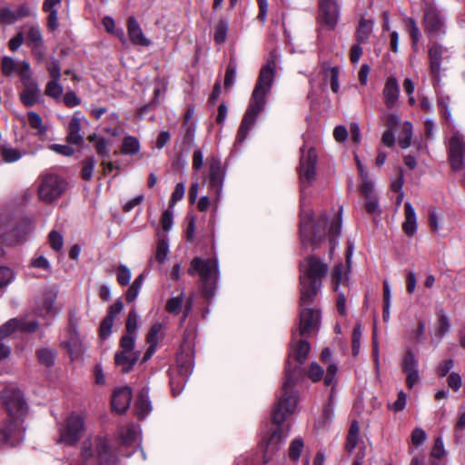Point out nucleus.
Masks as SVG:
<instances>
[{
    "mask_svg": "<svg viewBox=\"0 0 465 465\" xmlns=\"http://www.w3.org/2000/svg\"><path fill=\"white\" fill-rule=\"evenodd\" d=\"M308 352L309 351H293L288 356L282 392L272 411V420L278 427L272 431L266 441L263 454L264 463L269 462L272 454L279 450L283 441L284 436L280 425L283 423L289 415L293 414L296 411L298 394L295 391V385L304 375L301 365L308 358Z\"/></svg>",
    "mask_w": 465,
    "mask_h": 465,
    "instance_id": "f257e3e1",
    "label": "nucleus"
},
{
    "mask_svg": "<svg viewBox=\"0 0 465 465\" xmlns=\"http://www.w3.org/2000/svg\"><path fill=\"white\" fill-rule=\"evenodd\" d=\"M276 67V54L271 52L266 64L260 70L251 102L238 129L236 136L238 143H242L246 139L249 131L256 122L257 116L263 111L266 104V96L270 94L274 82Z\"/></svg>",
    "mask_w": 465,
    "mask_h": 465,
    "instance_id": "f03ea898",
    "label": "nucleus"
},
{
    "mask_svg": "<svg viewBox=\"0 0 465 465\" xmlns=\"http://www.w3.org/2000/svg\"><path fill=\"white\" fill-rule=\"evenodd\" d=\"M117 459L107 438L96 436L84 440L77 460L70 465H116Z\"/></svg>",
    "mask_w": 465,
    "mask_h": 465,
    "instance_id": "7ed1b4c3",
    "label": "nucleus"
},
{
    "mask_svg": "<svg viewBox=\"0 0 465 465\" xmlns=\"http://www.w3.org/2000/svg\"><path fill=\"white\" fill-rule=\"evenodd\" d=\"M327 272L328 265L314 256L306 258L301 263L300 293L302 294V302L315 300Z\"/></svg>",
    "mask_w": 465,
    "mask_h": 465,
    "instance_id": "20e7f679",
    "label": "nucleus"
},
{
    "mask_svg": "<svg viewBox=\"0 0 465 465\" xmlns=\"http://www.w3.org/2000/svg\"><path fill=\"white\" fill-rule=\"evenodd\" d=\"M313 302H302V294H301L299 328L292 332L291 349L311 348L308 339L318 331L321 324V311L317 307H311Z\"/></svg>",
    "mask_w": 465,
    "mask_h": 465,
    "instance_id": "39448f33",
    "label": "nucleus"
},
{
    "mask_svg": "<svg viewBox=\"0 0 465 465\" xmlns=\"http://www.w3.org/2000/svg\"><path fill=\"white\" fill-rule=\"evenodd\" d=\"M188 273L191 276L200 275L202 289L206 299H211L214 294L218 279V264L213 259L203 260L195 257L192 260Z\"/></svg>",
    "mask_w": 465,
    "mask_h": 465,
    "instance_id": "423d86ee",
    "label": "nucleus"
},
{
    "mask_svg": "<svg viewBox=\"0 0 465 465\" xmlns=\"http://www.w3.org/2000/svg\"><path fill=\"white\" fill-rule=\"evenodd\" d=\"M0 403L10 417L9 420L18 421L23 425V418L27 413V404L22 391L7 386L0 392Z\"/></svg>",
    "mask_w": 465,
    "mask_h": 465,
    "instance_id": "0eeeda50",
    "label": "nucleus"
},
{
    "mask_svg": "<svg viewBox=\"0 0 465 465\" xmlns=\"http://www.w3.org/2000/svg\"><path fill=\"white\" fill-rule=\"evenodd\" d=\"M193 353L192 351H178L176 354V364L178 376H174V371L171 372L170 384L174 396H177L186 383L189 375L193 371Z\"/></svg>",
    "mask_w": 465,
    "mask_h": 465,
    "instance_id": "6e6552de",
    "label": "nucleus"
},
{
    "mask_svg": "<svg viewBox=\"0 0 465 465\" xmlns=\"http://www.w3.org/2000/svg\"><path fill=\"white\" fill-rule=\"evenodd\" d=\"M39 329V322L32 315L12 318L0 326V340L16 334H32Z\"/></svg>",
    "mask_w": 465,
    "mask_h": 465,
    "instance_id": "1a4fd4ad",
    "label": "nucleus"
},
{
    "mask_svg": "<svg viewBox=\"0 0 465 465\" xmlns=\"http://www.w3.org/2000/svg\"><path fill=\"white\" fill-rule=\"evenodd\" d=\"M84 416L72 413L59 429L58 443L73 446L76 444L84 432Z\"/></svg>",
    "mask_w": 465,
    "mask_h": 465,
    "instance_id": "9d476101",
    "label": "nucleus"
},
{
    "mask_svg": "<svg viewBox=\"0 0 465 465\" xmlns=\"http://www.w3.org/2000/svg\"><path fill=\"white\" fill-rule=\"evenodd\" d=\"M66 182L55 173L41 175L38 196L41 201L50 203L57 200L65 191Z\"/></svg>",
    "mask_w": 465,
    "mask_h": 465,
    "instance_id": "9b49d317",
    "label": "nucleus"
},
{
    "mask_svg": "<svg viewBox=\"0 0 465 465\" xmlns=\"http://www.w3.org/2000/svg\"><path fill=\"white\" fill-rule=\"evenodd\" d=\"M316 163L317 153L314 148H310L307 152L303 149L302 150L298 172L300 175L301 191L302 193L315 180Z\"/></svg>",
    "mask_w": 465,
    "mask_h": 465,
    "instance_id": "f8f14e48",
    "label": "nucleus"
},
{
    "mask_svg": "<svg viewBox=\"0 0 465 465\" xmlns=\"http://www.w3.org/2000/svg\"><path fill=\"white\" fill-rule=\"evenodd\" d=\"M25 429L18 421L6 420L0 425V450L14 447L25 439Z\"/></svg>",
    "mask_w": 465,
    "mask_h": 465,
    "instance_id": "ddd939ff",
    "label": "nucleus"
},
{
    "mask_svg": "<svg viewBox=\"0 0 465 465\" xmlns=\"http://www.w3.org/2000/svg\"><path fill=\"white\" fill-rule=\"evenodd\" d=\"M337 366L333 363L329 364L326 369V373L323 376V369L317 362L312 361L308 370L306 371L305 375L308 379H310L312 382H317L323 378L324 384L326 386H335L336 384V373H337Z\"/></svg>",
    "mask_w": 465,
    "mask_h": 465,
    "instance_id": "4468645a",
    "label": "nucleus"
},
{
    "mask_svg": "<svg viewBox=\"0 0 465 465\" xmlns=\"http://www.w3.org/2000/svg\"><path fill=\"white\" fill-rule=\"evenodd\" d=\"M224 179V172L222 167L220 159L212 157L209 161L208 183L210 191L219 199Z\"/></svg>",
    "mask_w": 465,
    "mask_h": 465,
    "instance_id": "2eb2a0df",
    "label": "nucleus"
},
{
    "mask_svg": "<svg viewBox=\"0 0 465 465\" xmlns=\"http://www.w3.org/2000/svg\"><path fill=\"white\" fill-rule=\"evenodd\" d=\"M312 222V213L310 210L302 211L301 213L300 221V232L302 241H311L314 245H318L322 241L324 232H321L318 228H313V232H311V223Z\"/></svg>",
    "mask_w": 465,
    "mask_h": 465,
    "instance_id": "dca6fc26",
    "label": "nucleus"
},
{
    "mask_svg": "<svg viewBox=\"0 0 465 465\" xmlns=\"http://www.w3.org/2000/svg\"><path fill=\"white\" fill-rule=\"evenodd\" d=\"M401 367L406 374V385L408 389H412L420 381V373L418 360L411 351L404 355Z\"/></svg>",
    "mask_w": 465,
    "mask_h": 465,
    "instance_id": "f3484780",
    "label": "nucleus"
},
{
    "mask_svg": "<svg viewBox=\"0 0 465 465\" xmlns=\"http://www.w3.org/2000/svg\"><path fill=\"white\" fill-rule=\"evenodd\" d=\"M339 6L336 0H320V19L330 29H333L339 19Z\"/></svg>",
    "mask_w": 465,
    "mask_h": 465,
    "instance_id": "a211bd4d",
    "label": "nucleus"
},
{
    "mask_svg": "<svg viewBox=\"0 0 465 465\" xmlns=\"http://www.w3.org/2000/svg\"><path fill=\"white\" fill-rule=\"evenodd\" d=\"M24 90L20 94L21 102L27 107H32L40 99L41 94L40 89L35 80L28 78V76L23 77Z\"/></svg>",
    "mask_w": 465,
    "mask_h": 465,
    "instance_id": "6ab92c4d",
    "label": "nucleus"
},
{
    "mask_svg": "<svg viewBox=\"0 0 465 465\" xmlns=\"http://www.w3.org/2000/svg\"><path fill=\"white\" fill-rule=\"evenodd\" d=\"M132 391L127 386L116 389L112 396V408L117 413H124L129 408Z\"/></svg>",
    "mask_w": 465,
    "mask_h": 465,
    "instance_id": "aec40b11",
    "label": "nucleus"
},
{
    "mask_svg": "<svg viewBox=\"0 0 465 465\" xmlns=\"http://www.w3.org/2000/svg\"><path fill=\"white\" fill-rule=\"evenodd\" d=\"M383 101L388 109H393L399 99L400 86L396 78L389 77L382 90Z\"/></svg>",
    "mask_w": 465,
    "mask_h": 465,
    "instance_id": "412c9836",
    "label": "nucleus"
},
{
    "mask_svg": "<svg viewBox=\"0 0 465 465\" xmlns=\"http://www.w3.org/2000/svg\"><path fill=\"white\" fill-rule=\"evenodd\" d=\"M127 30L130 41L135 45L149 46L151 42L147 39L134 17H129L127 21Z\"/></svg>",
    "mask_w": 465,
    "mask_h": 465,
    "instance_id": "4be33fe9",
    "label": "nucleus"
},
{
    "mask_svg": "<svg viewBox=\"0 0 465 465\" xmlns=\"http://www.w3.org/2000/svg\"><path fill=\"white\" fill-rule=\"evenodd\" d=\"M139 358L138 351H120L115 354V364L122 369L123 372L132 370Z\"/></svg>",
    "mask_w": 465,
    "mask_h": 465,
    "instance_id": "5701e85b",
    "label": "nucleus"
},
{
    "mask_svg": "<svg viewBox=\"0 0 465 465\" xmlns=\"http://www.w3.org/2000/svg\"><path fill=\"white\" fill-rule=\"evenodd\" d=\"M57 298V292L53 288H46L37 305V312L41 316L54 312V304Z\"/></svg>",
    "mask_w": 465,
    "mask_h": 465,
    "instance_id": "b1692460",
    "label": "nucleus"
},
{
    "mask_svg": "<svg viewBox=\"0 0 465 465\" xmlns=\"http://www.w3.org/2000/svg\"><path fill=\"white\" fill-rule=\"evenodd\" d=\"M446 50L437 44L432 45L429 49V57L430 72L434 78L439 79L440 74V63L443 59V54Z\"/></svg>",
    "mask_w": 465,
    "mask_h": 465,
    "instance_id": "393cba45",
    "label": "nucleus"
},
{
    "mask_svg": "<svg viewBox=\"0 0 465 465\" xmlns=\"http://www.w3.org/2000/svg\"><path fill=\"white\" fill-rule=\"evenodd\" d=\"M424 23L430 34L439 35L443 32L444 22L440 15L435 10L430 9L425 13Z\"/></svg>",
    "mask_w": 465,
    "mask_h": 465,
    "instance_id": "a878e982",
    "label": "nucleus"
},
{
    "mask_svg": "<svg viewBox=\"0 0 465 465\" xmlns=\"http://www.w3.org/2000/svg\"><path fill=\"white\" fill-rule=\"evenodd\" d=\"M402 230L408 235L412 237L417 231V218L414 208L410 202L404 204V222Z\"/></svg>",
    "mask_w": 465,
    "mask_h": 465,
    "instance_id": "bb28decb",
    "label": "nucleus"
},
{
    "mask_svg": "<svg viewBox=\"0 0 465 465\" xmlns=\"http://www.w3.org/2000/svg\"><path fill=\"white\" fill-rule=\"evenodd\" d=\"M148 395L149 389L146 387L143 388L138 393L134 406L136 414L140 419L146 417L153 410Z\"/></svg>",
    "mask_w": 465,
    "mask_h": 465,
    "instance_id": "cd10ccee",
    "label": "nucleus"
},
{
    "mask_svg": "<svg viewBox=\"0 0 465 465\" xmlns=\"http://www.w3.org/2000/svg\"><path fill=\"white\" fill-rule=\"evenodd\" d=\"M81 129V118L76 114L71 119L68 125L67 142L74 144H81L84 142V137L80 134Z\"/></svg>",
    "mask_w": 465,
    "mask_h": 465,
    "instance_id": "c85d7f7f",
    "label": "nucleus"
},
{
    "mask_svg": "<svg viewBox=\"0 0 465 465\" xmlns=\"http://www.w3.org/2000/svg\"><path fill=\"white\" fill-rule=\"evenodd\" d=\"M28 45L32 46V53L44 46V39L38 25H31L27 32Z\"/></svg>",
    "mask_w": 465,
    "mask_h": 465,
    "instance_id": "c756f323",
    "label": "nucleus"
},
{
    "mask_svg": "<svg viewBox=\"0 0 465 465\" xmlns=\"http://www.w3.org/2000/svg\"><path fill=\"white\" fill-rule=\"evenodd\" d=\"M163 337V325L160 322L153 324L146 336V341L149 344L148 349H155Z\"/></svg>",
    "mask_w": 465,
    "mask_h": 465,
    "instance_id": "7c9ffc66",
    "label": "nucleus"
},
{
    "mask_svg": "<svg viewBox=\"0 0 465 465\" xmlns=\"http://www.w3.org/2000/svg\"><path fill=\"white\" fill-rule=\"evenodd\" d=\"M373 22L361 18L359 23L358 29L356 31V39L359 44L366 43L372 32Z\"/></svg>",
    "mask_w": 465,
    "mask_h": 465,
    "instance_id": "2f4dec72",
    "label": "nucleus"
},
{
    "mask_svg": "<svg viewBox=\"0 0 465 465\" xmlns=\"http://www.w3.org/2000/svg\"><path fill=\"white\" fill-rule=\"evenodd\" d=\"M322 70L326 77L330 78L331 82V89L333 93H338L340 84H339V73L340 69L337 66H329L327 63L322 64Z\"/></svg>",
    "mask_w": 465,
    "mask_h": 465,
    "instance_id": "473e14b6",
    "label": "nucleus"
},
{
    "mask_svg": "<svg viewBox=\"0 0 465 465\" xmlns=\"http://www.w3.org/2000/svg\"><path fill=\"white\" fill-rule=\"evenodd\" d=\"M229 24L225 19H220L214 27L213 39L217 45L226 41Z\"/></svg>",
    "mask_w": 465,
    "mask_h": 465,
    "instance_id": "72a5a7b5",
    "label": "nucleus"
},
{
    "mask_svg": "<svg viewBox=\"0 0 465 465\" xmlns=\"http://www.w3.org/2000/svg\"><path fill=\"white\" fill-rule=\"evenodd\" d=\"M412 124L410 122H404L401 133L399 136V144L402 149H407L411 144Z\"/></svg>",
    "mask_w": 465,
    "mask_h": 465,
    "instance_id": "f704fd0d",
    "label": "nucleus"
},
{
    "mask_svg": "<svg viewBox=\"0 0 465 465\" xmlns=\"http://www.w3.org/2000/svg\"><path fill=\"white\" fill-rule=\"evenodd\" d=\"M0 154L5 163L16 162L23 156L19 150L5 145L0 146Z\"/></svg>",
    "mask_w": 465,
    "mask_h": 465,
    "instance_id": "c9c22d12",
    "label": "nucleus"
},
{
    "mask_svg": "<svg viewBox=\"0 0 465 465\" xmlns=\"http://www.w3.org/2000/svg\"><path fill=\"white\" fill-rule=\"evenodd\" d=\"M460 153H465V143L460 134H455L449 142V154Z\"/></svg>",
    "mask_w": 465,
    "mask_h": 465,
    "instance_id": "e433bc0d",
    "label": "nucleus"
},
{
    "mask_svg": "<svg viewBox=\"0 0 465 465\" xmlns=\"http://www.w3.org/2000/svg\"><path fill=\"white\" fill-rule=\"evenodd\" d=\"M139 141L133 136H128L124 139L122 145V153L124 154H135L139 152Z\"/></svg>",
    "mask_w": 465,
    "mask_h": 465,
    "instance_id": "4c0bfd02",
    "label": "nucleus"
},
{
    "mask_svg": "<svg viewBox=\"0 0 465 465\" xmlns=\"http://www.w3.org/2000/svg\"><path fill=\"white\" fill-rule=\"evenodd\" d=\"M19 64L10 56H4L1 62V71L4 75L11 76L18 71Z\"/></svg>",
    "mask_w": 465,
    "mask_h": 465,
    "instance_id": "58836bf2",
    "label": "nucleus"
},
{
    "mask_svg": "<svg viewBox=\"0 0 465 465\" xmlns=\"http://www.w3.org/2000/svg\"><path fill=\"white\" fill-rule=\"evenodd\" d=\"M169 245L165 237L159 239L156 246L155 259L159 263H163L167 260Z\"/></svg>",
    "mask_w": 465,
    "mask_h": 465,
    "instance_id": "ea45409f",
    "label": "nucleus"
},
{
    "mask_svg": "<svg viewBox=\"0 0 465 465\" xmlns=\"http://www.w3.org/2000/svg\"><path fill=\"white\" fill-rule=\"evenodd\" d=\"M45 94L52 98H59L63 94V87L59 84V80H52L45 86Z\"/></svg>",
    "mask_w": 465,
    "mask_h": 465,
    "instance_id": "a19ab883",
    "label": "nucleus"
},
{
    "mask_svg": "<svg viewBox=\"0 0 465 465\" xmlns=\"http://www.w3.org/2000/svg\"><path fill=\"white\" fill-rule=\"evenodd\" d=\"M183 302V294L177 297H173L167 301L165 309L169 313L178 314L182 309Z\"/></svg>",
    "mask_w": 465,
    "mask_h": 465,
    "instance_id": "79ce46f5",
    "label": "nucleus"
},
{
    "mask_svg": "<svg viewBox=\"0 0 465 465\" xmlns=\"http://www.w3.org/2000/svg\"><path fill=\"white\" fill-rule=\"evenodd\" d=\"M236 77V64L231 60L225 70L224 75V87L225 89L230 88Z\"/></svg>",
    "mask_w": 465,
    "mask_h": 465,
    "instance_id": "37998d69",
    "label": "nucleus"
},
{
    "mask_svg": "<svg viewBox=\"0 0 465 465\" xmlns=\"http://www.w3.org/2000/svg\"><path fill=\"white\" fill-rule=\"evenodd\" d=\"M303 448V441L301 438L294 439L289 448V457L292 460H297Z\"/></svg>",
    "mask_w": 465,
    "mask_h": 465,
    "instance_id": "c03bdc74",
    "label": "nucleus"
},
{
    "mask_svg": "<svg viewBox=\"0 0 465 465\" xmlns=\"http://www.w3.org/2000/svg\"><path fill=\"white\" fill-rule=\"evenodd\" d=\"M114 321L111 320V316H106L101 322L99 327V336L101 339H106L112 333V327Z\"/></svg>",
    "mask_w": 465,
    "mask_h": 465,
    "instance_id": "a18cd8bd",
    "label": "nucleus"
},
{
    "mask_svg": "<svg viewBox=\"0 0 465 465\" xmlns=\"http://www.w3.org/2000/svg\"><path fill=\"white\" fill-rule=\"evenodd\" d=\"M95 162L94 158L89 157L85 159L83 163V169H82V177L83 179L89 181L93 177V173L94 169Z\"/></svg>",
    "mask_w": 465,
    "mask_h": 465,
    "instance_id": "49530a36",
    "label": "nucleus"
},
{
    "mask_svg": "<svg viewBox=\"0 0 465 465\" xmlns=\"http://www.w3.org/2000/svg\"><path fill=\"white\" fill-rule=\"evenodd\" d=\"M405 25L408 28L410 35H411L413 45H416L420 39V30L416 25V22L412 18H407L405 20Z\"/></svg>",
    "mask_w": 465,
    "mask_h": 465,
    "instance_id": "de8ad7c7",
    "label": "nucleus"
},
{
    "mask_svg": "<svg viewBox=\"0 0 465 465\" xmlns=\"http://www.w3.org/2000/svg\"><path fill=\"white\" fill-rule=\"evenodd\" d=\"M137 321H138V315H137L135 310L133 309L129 312V314H128V317L126 320L125 330L127 332L136 333V331L138 328Z\"/></svg>",
    "mask_w": 465,
    "mask_h": 465,
    "instance_id": "09e8293b",
    "label": "nucleus"
},
{
    "mask_svg": "<svg viewBox=\"0 0 465 465\" xmlns=\"http://www.w3.org/2000/svg\"><path fill=\"white\" fill-rule=\"evenodd\" d=\"M121 437L124 443L129 444L137 439V430L133 426H127L122 429Z\"/></svg>",
    "mask_w": 465,
    "mask_h": 465,
    "instance_id": "8fccbe9b",
    "label": "nucleus"
},
{
    "mask_svg": "<svg viewBox=\"0 0 465 465\" xmlns=\"http://www.w3.org/2000/svg\"><path fill=\"white\" fill-rule=\"evenodd\" d=\"M131 272L125 265H119L117 270V282L120 285L125 286L130 282Z\"/></svg>",
    "mask_w": 465,
    "mask_h": 465,
    "instance_id": "3c124183",
    "label": "nucleus"
},
{
    "mask_svg": "<svg viewBox=\"0 0 465 465\" xmlns=\"http://www.w3.org/2000/svg\"><path fill=\"white\" fill-rule=\"evenodd\" d=\"M103 25L108 33L117 35L122 41L124 40V31L123 30H118V31L114 30L115 24H114V20L112 17L105 16L103 19Z\"/></svg>",
    "mask_w": 465,
    "mask_h": 465,
    "instance_id": "603ef678",
    "label": "nucleus"
},
{
    "mask_svg": "<svg viewBox=\"0 0 465 465\" xmlns=\"http://www.w3.org/2000/svg\"><path fill=\"white\" fill-rule=\"evenodd\" d=\"M46 69L54 80H60L61 78V67L59 64V62L53 58L48 64H46Z\"/></svg>",
    "mask_w": 465,
    "mask_h": 465,
    "instance_id": "864d4df0",
    "label": "nucleus"
},
{
    "mask_svg": "<svg viewBox=\"0 0 465 465\" xmlns=\"http://www.w3.org/2000/svg\"><path fill=\"white\" fill-rule=\"evenodd\" d=\"M45 13L48 14L47 19H46L47 28L52 32L55 31L59 27L57 9L45 11Z\"/></svg>",
    "mask_w": 465,
    "mask_h": 465,
    "instance_id": "5fc2aeb1",
    "label": "nucleus"
},
{
    "mask_svg": "<svg viewBox=\"0 0 465 465\" xmlns=\"http://www.w3.org/2000/svg\"><path fill=\"white\" fill-rule=\"evenodd\" d=\"M464 156L465 153L449 154L450 163L454 171H461L465 167Z\"/></svg>",
    "mask_w": 465,
    "mask_h": 465,
    "instance_id": "6e6d98bb",
    "label": "nucleus"
},
{
    "mask_svg": "<svg viewBox=\"0 0 465 465\" xmlns=\"http://www.w3.org/2000/svg\"><path fill=\"white\" fill-rule=\"evenodd\" d=\"M49 243L54 251H60L63 247V236L56 231H52L48 236Z\"/></svg>",
    "mask_w": 465,
    "mask_h": 465,
    "instance_id": "4d7b16f0",
    "label": "nucleus"
},
{
    "mask_svg": "<svg viewBox=\"0 0 465 465\" xmlns=\"http://www.w3.org/2000/svg\"><path fill=\"white\" fill-rule=\"evenodd\" d=\"M0 21L8 25L14 24L16 21L15 11L7 6L0 7Z\"/></svg>",
    "mask_w": 465,
    "mask_h": 465,
    "instance_id": "13d9d810",
    "label": "nucleus"
},
{
    "mask_svg": "<svg viewBox=\"0 0 465 465\" xmlns=\"http://www.w3.org/2000/svg\"><path fill=\"white\" fill-rule=\"evenodd\" d=\"M28 122L32 128L36 129L40 132H45V129L43 125L41 116L35 112L28 113Z\"/></svg>",
    "mask_w": 465,
    "mask_h": 465,
    "instance_id": "bf43d9fd",
    "label": "nucleus"
},
{
    "mask_svg": "<svg viewBox=\"0 0 465 465\" xmlns=\"http://www.w3.org/2000/svg\"><path fill=\"white\" fill-rule=\"evenodd\" d=\"M37 357L39 361L45 366H51L55 358L53 351H38Z\"/></svg>",
    "mask_w": 465,
    "mask_h": 465,
    "instance_id": "052dcab7",
    "label": "nucleus"
},
{
    "mask_svg": "<svg viewBox=\"0 0 465 465\" xmlns=\"http://www.w3.org/2000/svg\"><path fill=\"white\" fill-rule=\"evenodd\" d=\"M184 184L183 183H177L170 200V206L173 207L176 203V202L182 200L184 196Z\"/></svg>",
    "mask_w": 465,
    "mask_h": 465,
    "instance_id": "680f3d73",
    "label": "nucleus"
},
{
    "mask_svg": "<svg viewBox=\"0 0 465 465\" xmlns=\"http://www.w3.org/2000/svg\"><path fill=\"white\" fill-rule=\"evenodd\" d=\"M445 453L444 444L441 438H437L430 451V456L436 459H440Z\"/></svg>",
    "mask_w": 465,
    "mask_h": 465,
    "instance_id": "e2e57ef3",
    "label": "nucleus"
},
{
    "mask_svg": "<svg viewBox=\"0 0 465 465\" xmlns=\"http://www.w3.org/2000/svg\"><path fill=\"white\" fill-rule=\"evenodd\" d=\"M427 439L426 432L421 428H416L411 433V442L416 446H420L425 442Z\"/></svg>",
    "mask_w": 465,
    "mask_h": 465,
    "instance_id": "0e129e2a",
    "label": "nucleus"
},
{
    "mask_svg": "<svg viewBox=\"0 0 465 465\" xmlns=\"http://www.w3.org/2000/svg\"><path fill=\"white\" fill-rule=\"evenodd\" d=\"M173 212L169 209L165 210L161 218V224L164 232H169L173 226Z\"/></svg>",
    "mask_w": 465,
    "mask_h": 465,
    "instance_id": "69168bd1",
    "label": "nucleus"
},
{
    "mask_svg": "<svg viewBox=\"0 0 465 465\" xmlns=\"http://www.w3.org/2000/svg\"><path fill=\"white\" fill-rule=\"evenodd\" d=\"M360 190L364 198L376 196L373 193V185L369 180L368 175L364 176V180L362 181Z\"/></svg>",
    "mask_w": 465,
    "mask_h": 465,
    "instance_id": "338daca9",
    "label": "nucleus"
},
{
    "mask_svg": "<svg viewBox=\"0 0 465 465\" xmlns=\"http://www.w3.org/2000/svg\"><path fill=\"white\" fill-rule=\"evenodd\" d=\"M13 278V272L9 268L0 267V288L10 283Z\"/></svg>",
    "mask_w": 465,
    "mask_h": 465,
    "instance_id": "774afa93",
    "label": "nucleus"
}]
</instances>
